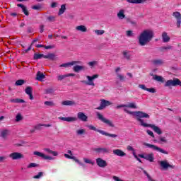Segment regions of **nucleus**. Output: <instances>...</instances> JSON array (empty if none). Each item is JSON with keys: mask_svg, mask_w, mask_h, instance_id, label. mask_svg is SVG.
I'll use <instances>...</instances> for the list:
<instances>
[{"mask_svg": "<svg viewBox=\"0 0 181 181\" xmlns=\"http://www.w3.org/2000/svg\"><path fill=\"white\" fill-rule=\"evenodd\" d=\"M124 112H127V114H129L130 115H134V117H136V121L140 122V125H141V127H144V128H152L154 132H156L158 135H161L162 130H160V128H159L158 126H156L155 124L145 123L142 119V118H150L149 115H148L147 113H145L142 111L131 112L127 108H124Z\"/></svg>", "mask_w": 181, "mask_h": 181, "instance_id": "obj_1", "label": "nucleus"}, {"mask_svg": "<svg viewBox=\"0 0 181 181\" xmlns=\"http://www.w3.org/2000/svg\"><path fill=\"white\" fill-rule=\"evenodd\" d=\"M154 35L153 30L149 29L144 30L138 37L139 45L140 46H146L153 39Z\"/></svg>", "mask_w": 181, "mask_h": 181, "instance_id": "obj_2", "label": "nucleus"}, {"mask_svg": "<svg viewBox=\"0 0 181 181\" xmlns=\"http://www.w3.org/2000/svg\"><path fill=\"white\" fill-rule=\"evenodd\" d=\"M88 128L91 131H95L96 132H99V134H101L102 135H105V136H110V138H117V136H118V135L117 134H110L104 130L98 129L97 128H95V127L93 125H88Z\"/></svg>", "mask_w": 181, "mask_h": 181, "instance_id": "obj_3", "label": "nucleus"}, {"mask_svg": "<svg viewBox=\"0 0 181 181\" xmlns=\"http://www.w3.org/2000/svg\"><path fill=\"white\" fill-rule=\"evenodd\" d=\"M158 165L163 170H168V169H175V165L169 163L168 160H163L158 161Z\"/></svg>", "mask_w": 181, "mask_h": 181, "instance_id": "obj_4", "label": "nucleus"}, {"mask_svg": "<svg viewBox=\"0 0 181 181\" xmlns=\"http://www.w3.org/2000/svg\"><path fill=\"white\" fill-rule=\"evenodd\" d=\"M96 115L98 117V119L101 121V122H103V124H106V125H107L108 127H111L112 128L114 127V124L112 123V122L105 118L104 115H103L101 113L98 112L96 113Z\"/></svg>", "mask_w": 181, "mask_h": 181, "instance_id": "obj_5", "label": "nucleus"}, {"mask_svg": "<svg viewBox=\"0 0 181 181\" xmlns=\"http://www.w3.org/2000/svg\"><path fill=\"white\" fill-rule=\"evenodd\" d=\"M144 146H147L153 151H157V152H160V153H163L164 155H169V152L165 151L163 148L158 147V146L153 144H149L148 143H144Z\"/></svg>", "mask_w": 181, "mask_h": 181, "instance_id": "obj_6", "label": "nucleus"}, {"mask_svg": "<svg viewBox=\"0 0 181 181\" xmlns=\"http://www.w3.org/2000/svg\"><path fill=\"white\" fill-rule=\"evenodd\" d=\"M86 78L88 81H81V83L83 84H86V86H95V83H94V80L95 78H98V74H95L92 76H86Z\"/></svg>", "mask_w": 181, "mask_h": 181, "instance_id": "obj_7", "label": "nucleus"}, {"mask_svg": "<svg viewBox=\"0 0 181 181\" xmlns=\"http://www.w3.org/2000/svg\"><path fill=\"white\" fill-rule=\"evenodd\" d=\"M176 86L181 87V81L178 78L168 80L165 83V87H176Z\"/></svg>", "mask_w": 181, "mask_h": 181, "instance_id": "obj_8", "label": "nucleus"}, {"mask_svg": "<svg viewBox=\"0 0 181 181\" xmlns=\"http://www.w3.org/2000/svg\"><path fill=\"white\" fill-rule=\"evenodd\" d=\"M139 158L146 159V160H148V162H153V160H155V156L153 154V153L139 154Z\"/></svg>", "mask_w": 181, "mask_h": 181, "instance_id": "obj_9", "label": "nucleus"}, {"mask_svg": "<svg viewBox=\"0 0 181 181\" xmlns=\"http://www.w3.org/2000/svg\"><path fill=\"white\" fill-rule=\"evenodd\" d=\"M9 158L12 159L13 160H18L19 159H23L25 156L23 154L19 153V152H13L9 154Z\"/></svg>", "mask_w": 181, "mask_h": 181, "instance_id": "obj_10", "label": "nucleus"}, {"mask_svg": "<svg viewBox=\"0 0 181 181\" xmlns=\"http://www.w3.org/2000/svg\"><path fill=\"white\" fill-rule=\"evenodd\" d=\"M112 103L111 102L105 100V99H102L100 100V105L99 107H97V110H104L106 107H110Z\"/></svg>", "mask_w": 181, "mask_h": 181, "instance_id": "obj_11", "label": "nucleus"}, {"mask_svg": "<svg viewBox=\"0 0 181 181\" xmlns=\"http://www.w3.org/2000/svg\"><path fill=\"white\" fill-rule=\"evenodd\" d=\"M173 16L176 19L177 23V28H180L181 24V14L179 11H175L173 13Z\"/></svg>", "mask_w": 181, "mask_h": 181, "instance_id": "obj_12", "label": "nucleus"}, {"mask_svg": "<svg viewBox=\"0 0 181 181\" xmlns=\"http://www.w3.org/2000/svg\"><path fill=\"white\" fill-rule=\"evenodd\" d=\"M34 155H36L37 156H39L40 158H42V159H45V160H53L54 158L52 156H46L44 153L39 152V151H35Z\"/></svg>", "mask_w": 181, "mask_h": 181, "instance_id": "obj_13", "label": "nucleus"}, {"mask_svg": "<svg viewBox=\"0 0 181 181\" xmlns=\"http://www.w3.org/2000/svg\"><path fill=\"white\" fill-rule=\"evenodd\" d=\"M96 164L98 165V166H99V168H105L108 166V163H107V161L101 158H98L96 159Z\"/></svg>", "mask_w": 181, "mask_h": 181, "instance_id": "obj_14", "label": "nucleus"}, {"mask_svg": "<svg viewBox=\"0 0 181 181\" xmlns=\"http://www.w3.org/2000/svg\"><path fill=\"white\" fill-rule=\"evenodd\" d=\"M76 64H81V61H72L71 62H67L65 64H62L59 66V67H71V66H74Z\"/></svg>", "mask_w": 181, "mask_h": 181, "instance_id": "obj_15", "label": "nucleus"}, {"mask_svg": "<svg viewBox=\"0 0 181 181\" xmlns=\"http://www.w3.org/2000/svg\"><path fill=\"white\" fill-rule=\"evenodd\" d=\"M77 118L78 119H80V121H83V122H87V119H88V117H87L83 112H79L77 114Z\"/></svg>", "mask_w": 181, "mask_h": 181, "instance_id": "obj_16", "label": "nucleus"}, {"mask_svg": "<svg viewBox=\"0 0 181 181\" xmlns=\"http://www.w3.org/2000/svg\"><path fill=\"white\" fill-rule=\"evenodd\" d=\"M93 151L97 153H108L110 152V149L107 148H95Z\"/></svg>", "mask_w": 181, "mask_h": 181, "instance_id": "obj_17", "label": "nucleus"}, {"mask_svg": "<svg viewBox=\"0 0 181 181\" xmlns=\"http://www.w3.org/2000/svg\"><path fill=\"white\" fill-rule=\"evenodd\" d=\"M59 119H61V121H66V122H74L77 121V117H59Z\"/></svg>", "mask_w": 181, "mask_h": 181, "instance_id": "obj_18", "label": "nucleus"}, {"mask_svg": "<svg viewBox=\"0 0 181 181\" xmlns=\"http://www.w3.org/2000/svg\"><path fill=\"white\" fill-rule=\"evenodd\" d=\"M33 88L30 86H28L25 88V93H27L28 95H29L30 100H33Z\"/></svg>", "mask_w": 181, "mask_h": 181, "instance_id": "obj_19", "label": "nucleus"}, {"mask_svg": "<svg viewBox=\"0 0 181 181\" xmlns=\"http://www.w3.org/2000/svg\"><path fill=\"white\" fill-rule=\"evenodd\" d=\"M74 76H76V74H65V75H59L57 76V78L58 80V81H62V80H64V78H66V77H74Z\"/></svg>", "mask_w": 181, "mask_h": 181, "instance_id": "obj_20", "label": "nucleus"}, {"mask_svg": "<svg viewBox=\"0 0 181 181\" xmlns=\"http://www.w3.org/2000/svg\"><path fill=\"white\" fill-rule=\"evenodd\" d=\"M17 6H18V8H21L22 12L24 13V15H25V16H29V11L25 5L18 4H17Z\"/></svg>", "mask_w": 181, "mask_h": 181, "instance_id": "obj_21", "label": "nucleus"}, {"mask_svg": "<svg viewBox=\"0 0 181 181\" xmlns=\"http://www.w3.org/2000/svg\"><path fill=\"white\" fill-rule=\"evenodd\" d=\"M114 155H116L117 156H127V153H125L121 149H115L113 150Z\"/></svg>", "mask_w": 181, "mask_h": 181, "instance_id": "obj_22", "label": "nucleus"}, {"mask_svg": "<svg viewBox=\"0 0 181 181\" xmlns=\"http://www.w3.org/2000/svg\"><path fill=\"white\" fill-rule=\"evenodd\" d=\"M162 39H163V43H168L170 40V37H169V35H168V33L163 32Z\"/></svg>", "mask_w": 181, "mask_h": 181, "instance_id": "obj_23", "label": "nucleus"}, {"mask_svg": "<svg viewBox=\"0 0 181 181\" xmlns=\"http://www.w3.org/2000/svg\"><path fill=\"white\" fill-rule=\"evenodd\" d=\"M117 18L120 21H122V19H125V10L120 9L117 13Z\"/></svg>", "mask_w": 181, "mask_h": 181, "instance_id": "obj_24", "label": "nucleus"}, {"mask_svg": "<svg viewBox=\"0 0 181 181\" xmlns=\"http://www.w3.org/2000/svg\"><path fill=\"white\" fill-rule=\"evenodd\" d=\"M73 70L75 73H78L79 71H81V70H86V66L76 65L73 67Z\"/></svg>", "mask_w": 181, "mask_h": 181, "instance_id": "obj_25", "label": "nucleus"}, {"mask_svg": "<svg viewBox=\"0 0 181 181\" xmlns=\"http://www.w3.org/2000/svg\"><path fill=\"white\" fill-rule=\"evenodd\" d=\"M62 105H69L70 107L76 105L74 100H64L62 102Z\"/></svg>", "mask_w": 181, "mask_h": 181, "instance_id": "obj_26", "label": "nucleus"}, {"mask_svg": "<svg viewBox=\"0 0 181 181\" xmlns=\"http://www.w3.org/2000/svg\"><path fill=\"white\" fill-rule=\"evenodd\" d=\"M42 127H46L47 128H49L52 127L50 124H39L35 126V129H37L38 131H40L42 129Z\"/></svg>", "mask_w": 181, "mask_h": 181, "instance_id": "obj_27", "label": "nucleus"}, {"mask_svg": "<svg viewBox=\"0 0 181 181\" xmlns=\"http://www.w3.org/2000/svg\"><path fill=\"white\" fill-rule=\"evenodd\" d=\"M44 78H46V76H45V74H43V73L40 71H38L37 73L36 80H38V81H42V80H43Z\"/></svg>", "mask_w": 181, "mask_h": 181, "instance_id": "obj_28", "label": "nucleus"}, {"mask_svg": "<svg viewBox=\"0 0 181 181\" xmlns=\"http://www.w3.org/2000/svg\"><path fill=\"white\" fill-rule=\"evenodd\" d=\"M76 30H78V32H87V27L83 25H81L76 27Z\"/></svg>", "mask_w": 181, "mask_h": 181, "instance_id": "obj_29", "label": "nucleus"}, {"mask_svg": "<svg viewBox=\"0 0 181 181\" xmlns=\"http://www.w3.org/2000/svg\"><path fill=\"white\" fill-rule=\"evenodd\" d=\"M11 103H14L16 104H23L25 103V100L23 99H19V98H15V99H11Z\"/></svg>", "mask_w": 181, "mask_h": 181, "instance_id": "obj_30", "label": "nucleus"}, {"mask_svg": "<svg viewBox=\"0 0 181 181\" xmlns=\"http://www.w3.org/2000/svg\"><path fill=\"white\" fill-rule=\"evenodd\" d=\"M44 59H49V60H55L56 54L53 53H49L44 57Z\"/></svg>", "mask_w": 181, "mask_h": 181, "instance_id": "obj_31", "label": "nucleus"}, {"mask_svg": "<svg viewBox=\"0 0 181 181\" xmlns=\"http://www.w3.org/2000/svg\"><path fill=\"white\" fill-rule=\"evenodd\" d=\"M129 4H144L146 0H126Z\"/></svg>", "mask_w": 181, "mask_h": 181, "instance_id": "obj_32", "label": "nucleus"}, {"mask_svg": "<svg viewBox=\"0 0 181 181\" xmlns=\"http://www.w3.org/2000/svg\"><path fill=\"white\" fill-rule=\"evenodd\" d=\"M152 63L154 66H162L163 61L162 59H153Z\"/></svg>", "mask_w": 181, "mask_h": 181, "instance_id": "obj_33", "label": "nucleus"}, {"mask_svg": "<svg viewBox=\"0 0 181 181\" xmlns=\"http://www.w3.org/2000/svg\"><path fill=\"white\" fill-rule=\"evenodd\" d=\"M153 76V79L156 80V81H160L161 83H163V77L161 76H158V75H152Z\"/></svg>", "mask_w": 181, "mask_h": 181, "instance_id": "obj_34", "label": "nucleus"}, {"mask_svg": "<svg viewBox=\"0 0 181 181\" xmlns=\"http://www.w3.org/2000/svg\"><path fill=\"white\" fill-rule=\"evenodd\" d=\"M66 12V4H62L59 11L58 15H63Z\"/></svg>", "mask_w": 181, "mask_h": 181, "instance_id": "obj_35", "label": "nucleus"}, {"mask_svg": "<svg viewBox=\"0 0 181 181\" xmlns=\"http://www.w3.org/2000/svg\"><path fill=\"white\" fill-rule=\"evenodd\" d=\"M45 54H34L33 59L34 60H39V59H42L43 57L45 59Z\"/></svg>", "mask_w": 181, "mask_h": 181, "instance_id": "obj_36", "label": "nucleus"}, {"mask_svg": "<svg viewBox=\"0 0 181 181\" xmlns=\"http://www.w3.org/2000/svg\"><path fill=\"white\" fill-rule=\"evenodd\" d=\"M126 107H127V108H133V109L138 108V107L136 106V104L135 103H130L128 105H126Z\"/></svg>", "mask_w": 181, "mask_h": 181, "instance_id": "obj_37", "label": "nucleus"}, {"mask_svg": "<svg viewBox=\"0 0 181 181\" xmlns=\"http://www.w3.org/2000/svg\"><path fill=\"white\" fill-rule=\"evenodd\" d=\"M94 33L95 35H98V36H101L102 35H104L105 33V31L104 30H95Z\"/></svg>", "mask_w": 181, "mask_h": 181, "instance_id": "obj_38", "label": "nucleus"}, {"mask_svg": "<svg viewBox=\"0 0 181 181\" xmlns=\"http://www.w3.org/2000/svg\"><path fill=\"white\" fill-rule=\"evenodd\" d=\"M28 169H32V168H39V164L35 163H30L28 166Z\"/></svg>", "mask_w": 181, "mask_h": 181, "instance_id": "obj_39", "label": "nucleus"}, {"mask_svg": "<svg viewBox=\"0 0 181 181\" xmlns=\"http://www.w3.org/2000/svg\"><path fill=\"white\" fill-rule=\"evenodd\" d=\"M23 84H25V80L23 79H19L15 83V86H23Z\"/></svg>", "mask_w": 181, "mask_h": 181, "instance_id": "obj_40", "label": "nucleus"}, {"mask_svg": "<svg viewBox=\"0 0 181 181\" xmlns=\"http://www.w3.org/2000/svg\"><path fill=\"white\" fill-rule=\"evenodd\" d=\"M22 119H23V117L22 116V115L21 113H18L16 116V122H19L20 121H22Z\"/></svg>", "mask_w": 181, "mask_h": 181, "instance_id": "obj_41", "label": "nucleus"}, {"mask_svg": "<svg viewBox=\"0 0 181 181\" xmlns=\"http://www.w3.org/2000/svg\"><path fill=\"white\" fill-rule=\"evenodd\" d=\"M46 152L48 153H50L51 155H53V156H57L58 153L57 151H53L49 148H45Z\"/></svg>", "mask_w": 181, "mask_h": 181, "instance_id": "obj_42", "label": "nucleus"}, {"mask_svg": "<svg viewBox=\"0 0 181 181\" xmlns=\"http://www.w3.org/2000/svg\"><path fill=\"white\" fill-rule=\"evenodd\" d=\"M172 49V46L168 45L167 47H160V52H165V50H170Z\"/></svg>", "mask_w": 181, "mask_h": 181, "instance_id": "obj_43", "label": "nucleus"}, {"mask_svg": "<svg viewBox=\"0 0 181 181\" xmlns=\"http://www.w3.org/2000/svg\"><path fill=\"white\" fill-rule=\"evenodd\" d=\"M84 134H86V129H80L76 130L77 135H84Z\"/></svg>", "mask_w": 181, "mask_h": 181, "instance_id": "obj_44", "label": "nucleus"}, {"mask_svg": "<svg viewBox=\"0 0 181 181\" xmlns=\"http://www.w3.org/2000/svg\"><path fill=\"white\" fill-rule=\"evenodd\" d=\"M158 139H159V141H158L159 143L168 144V140L166 139L165 137L160 136V137L158 138Z\"/></svg>", "mask_w": 181, "mask_h": 181, "instance_id": "obj_45", "label": "nucleus"}, {"mask_svg": "<svg viewBox=\"0 0 181 181\" xmlns=\"http://www.w3.org/2000/svg\"><path fill=\"white\" fill-rule=\"evenodd\" d=\"M8 134H9V130L8 129L3 130L1 132V136L3 138H6V136H7Z\"/></svg>", "mask_w": 181, "mask_h": 181, "instance_id": "obj_46", "label": "nucleus"}, {"mask_svg": "<svg viewBox=\"0 0 181 181\" xmlns=\"http://www.w3.org/2000/svg\"><path fill=\"white\" fill-rule=\"evenodd\" d=\"M90 67H94V66H97L98 64V62L93 61L88 63Z\"/></svg>", "mask_w": 181, "mask_h": 181, "instance_id": "obj_47", "label": "nucleus"}, {"mask_svg": "<svg viewBox=\"0 0 181 181\" xmlns=\"http://www.w3.org/2000/svg\"><path fill=\"white\" fill-rule=\"evenodd\" d=\"M143 172H144V175H146V176H147V178L149 181H155L153 179H152V177L151 175H149V174H148L146 170H144Z\"/></svg>", "mask_w": 181, "mask_h": 181, "instance_id": "obj_48", "label": "nucleus"}, {"mask_svg": "<svg viewBox=\"0 0 181 181\" xmlns=\"http://www.w3.org/2000/svg\"><path fill=\"white\" fill-rule=\"evenodd\" d=\"M44 104L45 105H48V107H53V106H54V103L53 102H52V101H45L44 103Z\"/></svg>", "mask_w": 181, "mask_h": 181, "instance_id": "obj_49", "label": "nucleus"}, {"mask_svg": "<svg viewBox=\"0 0 181 181\" xmlns=\"http://www.w3.org/2000/svg\"><path fill=\"white\" fill-rule=\"evenodd\" d=\"M124 57L125 59H127V60H129L131 59V55L127 52H123Z\"/></svg>", "mask_w": 181, "mask_h": 181, "instance_id": "obj_50", "label": "nucleus"}, {"mask_svg": "<svg viewBox=\"0 0 181 181\" xmlns=\"http://www.w3.org/2000/svg\"><path fill=\"white\" fill-rule=\"evenodd\" d=\"M83 161L85 163H89L90 165H94V162H93L91 160L88 158H83Z\"/></svg>", "mask_w": 181, "mask_h": 181, "instance_id": "obj_51", "label": "nucleus"}, {"mask_svg": "<svg viewBox=\"0 0 181 181\" xmlns=\"http://www.w3.org/2000/svg\"><path fill=\"white\" fill-rule=\"evenodd\" d=\"M117 76L118 77V78L120 80V81H124L125 80V76H124L122 74H117Z\"/></svg>", "mask_w": 181, "mask_h": 181, "instance_id": "obj_52", "label": "nucleus"}, {"mask_svg": "<svg viewBox=\"0 0 181 181\" xmlns=\"http://www.w3.org/2000/svg\"><path fill=\"white\" fill-rule=\"evenodd\" d=\"M43 176V172H40L38 175H35L33 177L34 179H40Z\"/></svg>", "mask_w": 181, "mask_h": 181, "instance_id": "obj_53", "label": "nucleus"}, {"mask_svg": "<svg viewBox=\"0 0 181 181\" xmlns=\"http://www.w3.org/2000/svg\"><path fill=\"white\" fill-rule=\"evenodd\" d=\"M47 19L49 22H54V21H56V17L51 16L47 17Z\"/></svg>", "mask_w": 181, "mask_h": 181, "instance_id": "obj_54", "label": "nucleus"}, {"mask_svg": "<svg viewBox=\"0 0 181 181\" xmlns=\"http://www.w3.org/2000/svg\"><path fill=\"white\" fill-rule=\"evenodd\" d=\"M127 149L129 151L133 152V153H134V152H135V148H134L133 146H127Z\"/></svg>", "mask_w": 181, "mask_h": 181, "instance_id": "obj_55", "label": "nucleus"}, {"mask_svg": "<svg viewBox=\"0 0 181 181\" xmlns=\"http://www.w3.org/2000/svg\"><path fill=\"white\" fill-rule=\"evenodd\" d=\"M146 132L148 135H150V136H151L152 138H155V134H153V132L151 130H147Z\"/></svg>", "mask_w": 181, "mask_h": 181, "instance_id": "obj_56", "label": "nucleus"}, {"mask_svg": "<svg viewBox=\"0 0 181 181\" xmlns=\"http://www.w3.org/2000/svg\"><path fill=\"white\" fill-rule=\"evenodd\" d=\"M146 91H148V93H156V90L153 88H147L146 89Z\"/></svg>", "mask_w": 181, "mask_h": 181, "instance_id": "obj_57", "label": "nucleus"}, {"mask_svg": "<svg viewBox=\"0 0 181 181\" xmlns=\"http://www.w3.org/2000/svg\"><path fill=\"white\" fill-rule=\"evenodd\" d=\"M133 153V156H134L135 159H136V160H138V162H140V163H142V160H140L139 158H138V156H136V153L134 152L132 153Z\"/></svg>", "mask_w": 181, "mask_h": 181, "instance_id": "obj_58", "label": "nucleus"}, {"mask_svg": "<svg viewBox=\"0 0 181 181\" xmlns=\"http://www.w3.org/2000/svg\"><path fill=\"white\" fill-rule=\"evenodd\" d=\"M64 156H65L67 159H75V157L74 156H71L69 154H64Z\"/></svg>", "mask_w": 181, "mask_h": 181, "instance_id": "obj_59", "label": "nucleus"}, {"mask_svg": "<svg viewBox=\"0 0 181 181\" xmlns=\"http://www.w3.org/2000/svg\"><path fill=\"white\" fill-rule=\"evenodd\" d=\"M127 107V105H119L116 106V110H119V108H125Z\"/></svg>", "mask_w": 181, "mask_h": 181, "instance_id": "obj_60", "label": "nucleus"}, {"mask_svg": "<svg viewBox=\"0 0 181 181\" xmlns=\"http://www.w3.org/2000/svg\"><path fill=\"white\" fill-rule=\"evenodd\" d=\"M139 88H141V90H144L145 91H146V86H145V85L144 84H140V85H139Z\"/></svg>", "mask_w": 181, "mask_h": 181, "instance_id": "obj_61", "label": "nucleus"}, {"mask_svg": "<svg viewBox=\"0 0 181 181\" xmlns=\"http://www.w3.org/2000/svg\"><path fill=\"white\" fill-rule=\"evenodd\" d=\"M45 49H54V45H44Z\"/></svg>", "mask_w": 181, "mask_h": 181, "instance_id": "obj_62", "label": "nucleus"}, {"mask_svg": "<svg viewBox=\"0 0 181 181\" xmlns=\"http://www.w3.org/2000/svg\"><path fill=\"white\" fill-rule=\"evenodd\" d=\"M127 36H128L129 37H132L133 36L132 31L131 30L127 31Z\"/></svg>", "mask_w": 181, "mask_h": 181, "instance_id": "obj_63", "label": "nucleus"}, {"mask_svg": "<svg viewBox=\"0 0 181 181\" xmlns=\"http://www.w3.org/2000/svg\"><path fill=\"white\" fill-rule=\"evenodd\" d=\"M47 94H52L53 93V90L52 88L47 89Z\"/></svg>", "mask_w": 181, "mask_h": 181, "instance_id": "obj_64", "label": "nucleus"}]
</instances>
